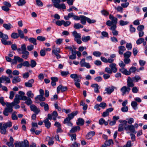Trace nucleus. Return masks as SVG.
<instances>
[{"label":"nucleus","instance_id":"obj_1","mask_svg":"<svg viewBox=\"0 0 147 147\" xmlns=\"http://www.w3.org/2000/svg\"><path fill=\"white\" fill-rule=\"evenodd\" d=\"M12 126V123L10 121H9L6 123L3 124L2 123H0V131L1 133L3 134H7V131L6 129Z\"/></svg>","mask_w":147,"mask_h":147},{"label":"nucleus","instance_id":"obj_2","mask_svg":"<svg viewBox=\"0 0 147 147\" xmlns=\"http://www.w3.org/2000/svg\"><path fill=\"white\" fill-rule=\"evenodd\" d=\"M0 38H2L1 42L3 44L6 45L12 44L11 41H7L9 39L8 35L6 34H3L1 32H0Z\"/></svg>","mask_w":147,"mask_h":147},{"label":"nucleus","instance_id":"obj_3","mask_svg":"<svg viewBox=\"0 0 147 147\" xmlns=\"http://www.w3.org/2000/svg\"><path fill=\"white\" fill-rule=\"evenodd\" d=\"M7 106L3 112L4 115L5 116H8L9 115L8 113L11 112L13 111V106L11 105V103L7 102L5 103V105Z\"/></svg>","mask_w":147,"mask_h":147},{"label":"nucleus","instance_id":"obj_4","mask_svg":"<svg viewBox=\"0 0 147 147\" xmlns=\"http://www.w3.org/2000/svg\"><path fill=\"white\" fill-rule=\"evenodd\" d=\"M15 147H29V143L27 140L24 141L17 142L14 143Z\"/></svg>","mask_w":147,"mask_h":147},{"label":"nucleus","instance_id":"obj_5","mask_svg":"<svg viewBox=\"0 0 147 147\" xmlns=\"http://www.w3.org/2000/svg\"><path fill=\"white\" fill-rule=\"evenodd\" d=\"M72 35L75 37L74 40L79 44L82 43V42L80 40L81 34L78 33L76 31H74L72 32Z\"/></svg>","mask_w":147,"mask_h":147},{"label":"nucleus","instance_id":"obj_6","mask_svg":"<svg viewBox=\"0 0 147 147\" xmlns=\"http://www.w3.org/2000/svg\"><path fill=\"white\" fill-rule=\"evenodd\" d=\"M131 90L129 87L126 86H123L120 89L121 92L122 93V95L123 96L126 94H128Z\"/></svg>","mask_w":147,"mask_h":147},{"label":"nucleus","instance_id":"obj_7","mask_svg":"<svg viewBox=\"0 0 147 147\" xmlns=\"http://www.w3.org/2000/svg\"><path fill=\"white\" fill-rule=\"evenodd\" d=\"M125 129L126 131L129 130L130 132L136 133L135 131L134 126L132 125H125Z\"/></svg>","mask_w":147,"mask_h":147},{"label":"nucleus","instance_id":"obj_8","mask_svg":"<svg viewBox=\"0 0 147 147\" xmlns=\"http://www.w3.org/2000/svg\"><path fill=\"white\" fill-rule=\"evenodd\" d=\"M4 81H5L7 83H10V80L8 77L4 76H2L0 77V88L2 86L1 83L3 82Z\"/></svg>","mask_w":147,"mask_h":147},{"label":"nucleus","instance_id":"obj_9","mask_svg":"<svg viewBox=\"0 0 147 147\" xmlns=\"http://www.w3.org/2000/svg\"><path fill=\"white\" fill-rule=\"evenodd\" d=\"M12 63L13 64H16L17 62L21 63L23 62L24 61L23 59L22 58L17 56H14V59L12 60Z\"/></svg>","mask_w":147,"mask_h":147},{"label":"nucleus","instance_id":"obj_10","mask_svg":"<svg viewBox=\"0 0 147 147\" xmlns=\"http://www.w3.org/2000/svg\"><path fill=\"white\" fill-rule=\"evenodd\" d=\"M80 64L82 67H85L87 68H90L91 67L89 63H86L85 62L84 59H82L80 63Z\"/></svg>","mask_w":147,"mask_h":147},{"label":"nucleus","instance_id":"obj_11","mask_svg":"<svg viewBox=\"0 0 147 147\" xmlns=\"http://www.w3.org/2000/svg\"><path fill=\"white\" fill-rule=\"evenodd\" d=\"M117 26L115 25H113L112 26L109 28V29L111 30L112 31L113 34L114 36H117L118 35V32L116 30Z\"/></svg>","mask_w":147,"mask_h":147},{"label":"nucleus","instance_id":"obj_12","mask_svg":"<svg viewBox=\"0 0 147 147\" xmlns=\"http://www.w3.org/2000/svg\"><path fill=\"white\" fill-rule=\"evenodd\" d=\"M133 82V80L130 77H128L127 80V86L129 88L134 86V84Z\"/></svg>","mask_w":147,"mask_h":147},{"label":"nucleus","instance_id":"obj_13","mask_svg":"<svg viewBox=\"0 0 147 147\" xmlns=\"http://www.w3.org/2000/svg\"><path fill=\"white\" fill-rule=\"evenodd\" d=\"M31 110L33 111L36 114H38L40 112L39 109L34 105H32L30 106Z\"/></svg>","mask_w":147,"mask_h":147},{"label":"nucleus","instance_id":"obj_14","mask_svg":"<svg viewBox=\"0 0 147 147\" xmlns=\"http://www.w3.org/2000/svg\"><path fill=\"white\" fill-rule=\"evenodd\" d=\"M67 89L66 86H63L61 85H60L57 88V92L58 93H59L60 90H61V92H63L66 91Z\"/></svg>","mask_w":147,"mask_h":147},{"label":"nucleus","instance_id":"obj_15","mask_svg":"<svg viewBox=\"0 0 147 147\" xmlns=\"http://www.w3.org/2000/svg\"><path fill=\"white\" fill-rule=\"evenodd\" d=\"M124 123L120 124L119 125L118 131H121L125 129V126L127 123V121L125 120L123 121V122Z\"/></svg>","mask_w":147,"mask_h":147},{"label":"nucleus","instance_id":"obj_16","mask_svg":"<svg viewBox=\"0 0 147 147\" xmlns=\"http://www.w3.org/2000/svg\"><path fill=\"white\" fill-rule=\"evenodd\" d=\"M109 18L111 20V21L113 24V25H115L116 26V24L117 23V18L114 17L111 14H110L109 15Z\"/></svg>","mask_w":147,"mask_h":147},{"label":"nucleus","instance_id":"obj_17","mask_svg":"<svg viewBox=\"0 0 147 147\" xmlns=\"http://www.w3.org/2000/svg\"><path fill=\"white\" fill-rule=\"evenodd\" d=\"M115 88V87L113 86L106 88L105 89V91L106 92V93L109 94H111L114 91Z\"/></svg>","mask_w":147,"mask_h":147},{"label":"nucleus","instance_id":"obj_18","mask_svg":"<svg viewBox=\"0 0 147 147\" xmlns=\"http://www.w3.org/2000/svg\"><path fill=\"white\" fill-rule=\"evenodd\" d=\"M116 64L115 63H112L109 65V67L111 68V69L112 72L115 73L117 71V69L116 67Z\"/></svg>","mask_w":147,"mask_h":147},{"label":"nucleus","instance_id":"obj_19","mask_svg":"<svg viewBox=\"0 0 147 147\" xmlns=\"http://www.w3.org/2000/svg\"><path fill=\"white\" fill-rule=\"evenodd\" d=\"M91 86L92 87L94 88V91L95 93H98L99 92L98 89H100V87L97 84H92Z\"/></svg>","mask_w":147,"mask_h":147},{"label":"nucleus","instance_id":"obj_20","mask_svg":"<svg viewBox=\"0 0 147 147\" xmlns=\"http://www.w3.org/2000/svg\"><path fill=\"white\" fill-rule=\"evenodd\" d=\"M34 82V80L32 79L29 80L27 82L25 83V85L26 87H32V84Z\"/></svg>","mask_w":147,"mask_h":147},{"label":"nucleus","instance_id":"obj_21","mask_svg":"<svg viewBox=\"0 0 147 147\" xmlns=\"http://www.w3.org/2000/svg\"><path fill=\"white\" fill-rule=\"evenodd\" d=\"M119 53L120 55H122L123 52L126 50L125 47L123 46H121L118 47Z\"/></svg>","mask_w":147,"mask_h":147},{"label":"nucleus","instance_id":"obj_22","mask_svg":"<svg viewBox=\"0 0 147 147\" xmlns=\"http://www.w3.org/2000/svg\"><path fill=\"white\" fill-rule=\"evenodd\" d=\"M80 129V127L79 126L74 127L70 131L69 133H73L76 132L77 131H79Z\"/></svg>","mask_w":147,"mask_h":147},{"label":"nucleus","instance_id":"obj_23","mask_svg":"<svg viewBox=\"0 0 147 147\" xmlns=\"http://www.w3.org/2000/svg\"><path fill=\"white\" fill-rule=\"evenodd\" d=\"M3 27L6 30H8L13 27V26L10 23L8 24H3Z\"/></svg>","mask_w":147,"mask_h":147},{"label":"nucleus","instance_id":"obj_24","mask_svg":"<svg viewBox=\"0 0 147 147\" xmlns=\"http://www.w3.org/2000/svg\"><path fill=\"white\" fill-rule=\"evenodd\" d=\"M41 106L44 107V109L45 111H48L49 110V107L48 104L45 102H41L40 103Z\"/></svg>","mask_w":147,"mask_h":147},{"label":"nucleus","instance_id":"obj_25","mask_svg":"<svg viewBox=\"0 0 147 147\" xmlns=\"http://www.w3.org/2000/svg\"><path fill=\"white\" fill-rule=\"evenodd\" d=\"M119 71L122 73L126 75H130V72H129V71H127V70L125 68H122L120 69H119Z\"/></svg>","mask_w":147,"mask_h":147},{"label":"nucleus","instance_id":"obj_26","mask_svg":"<svg viewBox=\"0 0 147 147\" xmlns=\"http://www.w3.org/2000/svg\"><path fill=\"white\" fill-rule=\"evenodd\" d=\"M78 113V112L77 111H74L71 113L68 114L67 117L71 120L75 116L77 115Z\"/></svg>","mask_w":147,"mask_h":147},{"label":"nucleus","instance_id":"obj_27","mask_svg":"<svg viewBox=\"0 0 147 147\" xmlns=\"http://www.w3.org/2000/svg\"><path fill=\"white\" fill-rule=\"evenodd\" d=\"M95 133L94 131H90L86 135V138L87 139H90L95 135Z\"/></svg>","mask_w":147,"mask_h":147},{"label":"nucleus","instance_id":"obj_28","mask_svg":"<svg viewBox=\"0 0 147 147\" xmlns=\"http://www.w3.org/2000/svg\"><path fill=\"white\" fill-rule=\"evenodd\" d=\"M80 19L81 23L83 25L85 24L86 23L87 17L81 15L80 16Z\"/></svg>","mask_w":147,"mask_h":147},{"label":"nucleus","instance_id":"obj_29","mask_svg":"<svg viewBox=\"0 0 147 147\" xmlns=\"http://www.w3.org/2000/svg\"><path fill=\"white\" fill-rule=\"evenodd\" d=\"M22 57L23 58L26 59L28 57L29 53L28 51L22 52Z\"/></svg>","mask_w":147,"mask_h":147},{"label":"nucleus","instance_id":"obj_30","mask_svg":"<svg viewBox=\"0 0 147 147\" xmlns=\"http://www.w3.org/2000/svg\"><path fill=\"white\" fill-rule=\"evenodd\" d=\"M38 99L40 101H43L45 100V98L43 96V95H38L35 98V99L37 100Z\"/></svg>","mask_w":147,"mask_h":147},{"label":"nucleus","instance_id":"obj_31","mask_svg":"<svg viewBox=\"0 0 147 147\" xmlns=\"http://www.w3.org/2000/svg\"><path fill=\"white\" fill-rule=\"evenodd\" d=\"M90 39V36H83L82 38V40L84 42H86Z\"/></svg>","mask_w":147,"mask_h":147},{"label":"nucleus","instance_id":"obj_32","mask_svg":"<svg viewBox=\"0 0 147 147\" xmlns=\"http://www.w3.org/2000/svg\"><path fill=\"white\" fill-rule=\"evenodd\" d=\"M44 123L45 124V126L48 128L51 127V123L49 121L48 119H46L44 121Z\"/></svg>","mask_w":147,"mask_h":147},{"label":"nucleus","instance_id":"obj_33","mask_svg":"<svg viewBox=\"0 0 147 147\" xmlns=\"http://www.w3.org/2000/svg\"><path fill=\"white\" fill-rule=\"evenodd\" d=\"M77 124L78 125H83L84 124V120L81 118H79L78 119Z\"/></svg>","mask_w":147,"mask_h":147},{"label":"nucleus","instance_id":"obj_34","mask_svg":"<svg viewBox=\"0 0 147 147\" xmlns=\"http://www.w3.org/2000/svg\"><path fill=\"white\" fill-rule=\"evenodd\" d=\"M20 101L19 99L15 97L14 99V101L11 103V105L13 106L18 105Z\"/></svg>","mask_w":147,"mask_h":147},{"label":"nucleus","instance_id":"obj_35","mask_svg":"<svg viewBox=\"0 0 147 147\" xmlns=\"http://www.w3.org/2000/svg\"><path fill=\"white\" fill-rule=\"evenodd\" d=\"M18 31L19 36H20L21 38H24V36L23 31L20 29H18Z\"/></svg>","mask_w":147,"mask_h":147},{"label":"nucleus","instance_id":"obj_36","mask_svg":"<svg viewBox=\"0 0 147 147\" xmlns=\"http://www.w3.org/2000/svg\"><path fill=\"white\" fill-rule=\"evenodd\" d=\"M74 14L72 12L69 13L67 16H65L64 17V19L66 20H68L70 18L72 17L73 18Z\"/></svg>","mask_w":147,"mask_h":147},{"label":"nucleus","instance_id":"obj_37","mask_svg":"<svg viewBox=\"0 0 147 147\" xmlns=\"http://www.w3.org/2000/svg\"><path fill=\"white\" fill-rule=\"evenodd\" d=\"M26 3L25 0H19V1L17 2V4L19 6H22L24 5Z\"/></svg>","mask_w":147,"mask_h":147},{"label":"nucleus","instance_id":"obj_38","mask_svg":"<svg viewBox=\"0 0 147 147\" xmlns=\"http://www.w3.org/2000/svg\"><path fill=\"white\" fill-rule=\"evenodd\" d=\"M29 41L31 43H33L34 45H36L37 43L36 42V39L31 37L28 39Z\"/></svg>","mask_w":147,"mask_h":147},{"label":"nucleus","instance_id":"obj_39","mask_svg":"<svg viewBox=\"0 0 147 147\" xmlns=\"http://www.w3.org/2000/svg\"><path fill=\"white\" fill-rule=\"evenodd\" d=\"M20 81L21 79L18 77H14L12 80V82L13 84H16L20 82Z\"/></svg>","mask_w":147,"mask_h":147},{"label":"nucleus","instance_id":"obj_40","mask_svg":"<svg viewBox=\"0 0 147 147\" xmlns=\"http://www.w3.org/2000/svg\"><path fill=\"white\" fill-rule=\"evenodd\" d=\"M131 54V53L129 51H127L123 54V55L125 58H129Z\"/></svg>","mask_w":147,"mask_h":147},{"label":"nucleus","instance_id":"obj_41","mask_svg":"<svg viewBox=\"0 0 147 147\" xmlns=\"http://www.w3.org/2000/svg\"><path fill=\"white\" fill-rule=\"evenodd\" d=\"M129 71V72H130V75L131 73H134L136 71H137V69L135 67H131L130 68Z\"/></svg>","mask_w":147,"mask_h":147},{"label":"nucleus","instance_id":"obj_42","mask_svg":"<svg viewBox=\"0 0 147 147\" xmlns=\"http://www.w3.org/2000/svg\"><path fill=\"white\" fill-rule=\"evenodd\" d=\"M131 105L133 108L134 110H135L137 109V106L138 104L136 102L134 101H132Z\"/></svg>","mask_w":147,"mask_h":147},{"label":"nucleus","instance_id":"obj_43","mask_svg":"<svg viewBox=\"0 0 147 147\" xmlns=\"http://www.w3.org/2000/svg\"><path fill=\"white\" fill-rule=\"evenodd\" d=\"M26 95L28 98H33L34 96V94L32 93L31 91L29 90L27 92Z\"/></svg>","mask_w":147,"mask_h":147},{"label":"nucleus","instance_id":"obj_44","mask_svg":"<svg viewBox=\"0 0 147 147\" xmlns=\"http://www.w3.org/2000/svg\"><path fill=\"white\" fill-rule=\"evenodd\" d=\"M132 79L133 80L134 82H138V80L141 79V77L139 76L136 75L132 78Z\"/></svg>","mask_w":147,"mask_h":147},{"label":"nucleus","instance_id":"obj_45","mask_svg":"<svg viewBox=\"0 0 147 147\" xmlns=\"http://www.w3.org/2000/svg\"><path fill=\"white\" fill-rule=\"evenodd\" d=\"M74 27L77 29L83 27V26L80 23H76L74 24Z\"/></svg>","mask_w":147,"mask_h":147},{"label":"nucleus","instance_id":"obj_46","mask_svg":"<svg viewBox=\"0 0 147 147\" xmlns=\"http://www.w3.org/2000/svg\"><path fill=\"white\" fill-rule=\"evenodd\" d=\"M36 65V62L34 60L32 59L30 61V66L32 68L34 67Z\"/></svg>","mask_w":147,"mask_h":147},{"label":"nucleus","instance_id":"obj_47","mask_svg":"<svg viewBox=\"0 0 147 147\" xmlns=\"http://www.w3.org/2000/svg\"><path fill=\"white\" fill-rule=\"evenodd\" d=\"M144 41V38H140L138 39L136 41L137 44L139 45Z\"/></svg>","mask_w":147,"mask_h":147},{"label":"nucleus","instance_id":"obj_48","mask_svg":"<svg viewBox=\"0 0 147 147\" xmlns=\"http://www.w3.org/2000/svg\"><path fill=\"white\" fill-rule=\"evenodd\" d=\"M119 23L121 26H123L127 25L128 23V22L121 20L119 22Z\"/></svg>","mask_w":147,"mask_h":147},{"label":"nucleus","instance_id":"obj_49","mask_svg":"<svg viewBox=\"0 0 147 147\" xmlns=\"http://www.w3.org/2000/svg\"><path fill=\"white\" fill-rule=\"evenodd\" d=\"M101 13L102 15L105 16H107L109 14V12L105 9H103L101 10Z\"/></svg>","mask_w":147,"mask_h":147},{"label":"nucleus","instance_id":"obj_50","mask_svg":"<svg viewBox=\"0 0 147 147\" xmlns=\"http://www.w3.org/2000/svg\"><path fill=\"white\" fill-rule=\"evenodd\" d=\"M69 136H70L71 138V140H73V139L75 140H76V134H73L72 133H69Z\"/></svg>","mask_w":147,"mask_h":147},{"label":"nucleus","instance_id":"obj_51","mask_svg":"<svg viewBox=\"0 0 147 147\" xmlns=\"http://www.w3.org/2000/svg\"><path fill=\"white\" fill-rule=\"evenodd\" d=\"M93 55L96 57H99L101 55V53L98 51H95L93 53Z\"/></svg>","mask_w":147,"mask_h":147},{"label":"nucleus","instance_id":"obj_52","mask_svg":"<svg viewBox=\"0 0 147 147\" xmlns=\"http://www.w3.org/2000/svg\"><path fill=\"white\" fill-rule=\"evenodd\" d=\"M126 47L128 50H131L132 48V45L131 43H127L126 44Z\"/></svg>","mask_w":147,"mask_h":147},{"label":"nucleus","instance_id":"obj_53","mask_svg":"<svg viewBox=\"0 0 147 147\" xmlns=\"http://www.w3.org/2000/svg\"><path fill=\"white\" fill-rule=\"evenodd\" d=\"M72 54L69 56V58L71 59H75L76 57V53H75L74 52H72Z\"/></svg>","mask_w":147,"mask_h":147},{"label":"nucleus","instance_id":"obj_54","mask_svg":"<svg viewBox=\"0 0 147 147\" xmlns=\"http://www.w3.org/2000/svg\"><path fill=\"white\" fill-rule=\"evenodd\" d=\"M11 37L13 39L18 38L19 37L18 34L15 32L12 33L11 35Z\"/></svg>","mask_w":147,"mask_h":147},{"label":"nucleus","instance_id":"obj_55","mask_svg":"<svg viewBox=\"0 0 147 147\" xmlns=\"http://www.w3.org/2000/svg\"><path fill=\"white\" fill-rule=\"evenodd\" d=\"M113 143V141L112 140H109L107 141H106L105 143V145L109 146L111 145V144Z\"/></svg>","mask_w":147,"mask_h":147},{"label":"nucleus","instance_id":"obj_56","mask_svg":"<svg viewBox=\"0 0 147 147\" xmlns=\"http://www.w3.org/2000/svg\"><path fill=\"white\" fill-rule=\"evenodd\" d=\"M63 24L65 27H67L69 25L71 24V22L69 21L65 22L64 20L63 21Z\"/></svg>","mask_w":147,"mask_h":147},{"label":"nucleus","instance_id":"obj_57","mask_svg":"<svg viewBox=\"0 0 147 147\" xmlns=\"http://www.w3.org/2000/svg\"><path fill=\"white\" fill-rule=\"evenodd\" d=\"M22 52L28 51H26V47L25 44H24L21 45Z\"/></svg>","mask_w":147,"mask_h":147},{"label":"nucleus","instance_id":"obj_58","mask_svg":"<svg viewBox=\"0 0 147 147\" xmlns=\"http://www.w3.org/2000/svg\"><path fill=\"white\" fill-rule=\"evenodd\" d=\"M37 39L39 41H44L46 40V38L44 36H39L37 37Z\"/></svg>","mask_w":147,"mask_h":147},{"label":"nucleus","instance_id":"obj_59","mask_svg":"<svg viewBox=\"0 0 147 147\" xmlns=\"http://www.w3.org/2000/svg\"><path fill=\"white\" fill-rule=\"evenodd\" d=\"M25 103L27 105H29L32 103V101L30 98H28L25 101Z\"/></svg>","mask_w":147,"mask_h":147},{"label":"nucleus","instance_id":"obj_60","mask_svg":"<svg viewBox=\"0 0 147 147\" xmlns=\"http://www.w3.org/2000/svg\"><path fill=\"white\" fill-rule=\"evenodd\" d=\"M105 71L109 74H111L112 73V71L111 69L108 67H106L105 69Z\"/></svg>","mask_w":147,"mask_h":147},{"label":"nucleus","instance_id":"obj_61","mask_svg":"<svg viewBox=\"0 0 147 147\" xmlns=\"http://www.w3.org/2000/svg\"><path fill=\"white\" fill-rule=\"evenodd\" d=\"M128 110V108L127 106H123L121 109V111L123 112H127Z\"/></svg>","mask_w":147,"mask_h":147},{"label":"nucleus","instance_id":"obj_62","mask_svg":"<svg viewBox=\"0 0 147 147\" xmlns=\"http://www.w3.org/2000/svg\"><path fill=\"white\" fill-rule=\"evenodd\" d=\"M37 5L39 6H42L43 5V3L40 0H36Z\"/></svg>","mask_w":147,"mask_h":147},{"label":"nucleus","instance_id":"obj_63","mask_svg":"<svg viewBox=\"0 0 147 147\" xmlns=\"http://www.w3.org/2000/svg\"><path fill=\"white\" fill-rule=\"evenodd\" d=\"M144 25H139L138 26L137 29V30L139 31H142L144 29Z\"/></svg>","mask_w":147,"mask_h":147},{"label":"nucleus","instance_id":"obj_64","mask_svg":"<svg viewBox=\"0 0 147 147\" xmlns=\"http://www.w3.org/2000/svg\"><path fill=\"white\" fill-rule=\"evenodd\" d=\"M142 10L145 13L144 16V18L147 17V7H144L142 8Z\"/></svg>","mask_w":147,"mask_h":147}]
</instances>
